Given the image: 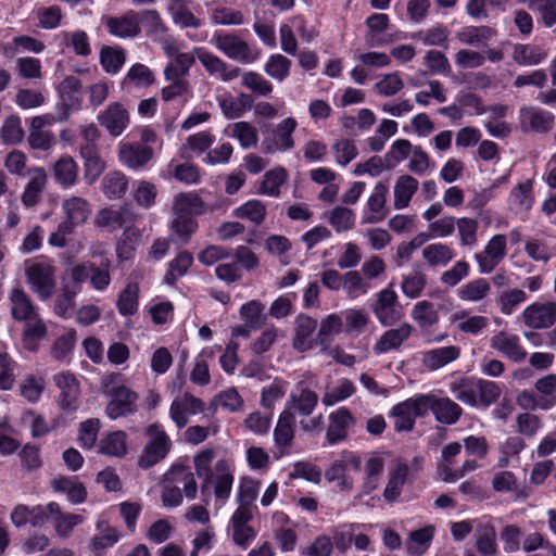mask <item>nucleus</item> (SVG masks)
Masks as SVG:
<instances>
[{
  "mask_svg": "<svg viewBox=\"0 0 556 556\" xmlns=\"http://www.w3.org/2000/svg\"><path fill=\"white\" fill-rule=\"evenodd\" d=\"M227 59L240 64H252L258 60L261 52L233 31H215L210 40Z\"/></svg>",
  "mask_w": 556,
  "mask_h": 556,
  "instance_id": "obj_1",
  "label": "nucleus"
},
{
  "mask_svg": "<svg viewBox=\"0 0 556 556\" xmlns=\"http://www.w3.org/2000/svg\"><path fill=\"white\" fill-rule=\"evenodd\" d=\"M118 375L105 377L104 393L110 396L105 413L110 419H117L136 412L138 395L124 384H115Z\"/></svg>",
  "mask_w": 556,
  "mask_h": 556,
  "instance_id": "obj_2",
  "label": "nucleus"
},
{
  "mask_svg": "<svg viewBox=\"0 0 556 556\" xmlns=\"http://www.w3.org/2000/svg\"><path fill=\"white\" fill-rule=\"evenodd\" d=\"M146 434L149 441L143 447L138 459V465L143 469H149L167 456L172 450L173 443L160 424L148 426Z\"/></svg>",
  "mask_w": 556,
  "mask_h": 556,
  "instance_id": "obj_3",
  "label": "nucleus"
},
{
  "mask_svg": "<svg viewBox=\"0 0 556 556\" xmlns=\"http://www.w3.org/2000/svg\"><path fill=\"white\" fill-rule=\"evenodd\" d=\"M25 275L30 289L41 300H48L56 287L55 267L47 261L34 262L26 266Z\"/></svg>",
  "mask_w": 556,
  "mask_h": 556,
  "instance_id": "obj_4",
  "label": "nucleus"
},
{
  "mask_svg": "<svg viewBox=\"0 0 556 556\" xmlns=\"http://www.w3.org/2000/svg\"><path fill=\"white\" fill-rule=\"evenodd\" d=\"M233 479V470L229 462L219 459L214 465L213 473L202 480L201 492L205 495L212 488L216 500L224 503L230 497Z\"/></svg>",
  "mask_w": 556,
  "mask_h": 556,
  "instance_id": "obj_5",
  "label": "nucleus"
},
{
  "mask_svg": "<svg viewBox=\"0 0 556 556\" xmlns=\"http://www.w3.org/2000/svg\"><path fill=\"white\" fill-rule=\"evenodd\" d=\"M371 309L377 320L382 326H392L404 317V309L399 301L396 292L386 288L376 294Z\"/></svg>",
  "mask_w": 556,
  "mask_h": 556,
  "instance_id": "obj_6",
  "label": "nucleus"
},
{
  "mask_svg": "<svg viewBox=\"0 0 556 556\" xmlns=\"http://www.w3.org/2000/svg\"><path fill=\"white\" fill-rule=\"evenodd\" d=\"M194 52L197 60L211 77L217 78L223 83H229L241 74V70L238 66L227 63L220 56L203 47H195Z\"/></svg>",
  "mask_w": 556,
  "mask_h": 556,
  "instance_id": "obj_7",
  "label": "nucleus"
},
{
  "mask_svg": "<svg viewBox=\"0 0 556 556\" xmlns=\"http://www.w3.org/2000/svg\"><path fill=\"white\" fill-rule=\"evenodd\" d=\"M298 123L293 117H287L276 125L271 134L265 136L262 148L265 153L274 154L292 150L295 146L293 132Z\"/></svg>",
  "mask_w": 556,
  "mask_h": 556,
  "instance_id": "obj_8",
  "label": "nucleus"
},
{
  "mask_svg": "<svg viewBox=\"0 0 556 556\" xmlns=\"http://www.w3.org/2000/svg\"><path fill=\"white\" fill-rule=\"evenodd\" d=\"M313 376L307 375L300 380L291 392L285 409L301 416H309L318 404V394L311 389Z\"/></svg>",
  "mask_w": 556,
  "mask_h": 556,
  "instance_id": "obj_9",
  "label": "nucleus"
},
{
  "mask_svg": "<svg viewBox=\"0 0 556 556\" xmlns=\"http://www.w3.org/2000/svg\"><path fill=\"white\" fill-rule=\"evenodd\" d=\"M424 407L422 394L396 404L391 410V417L394 419V430L396 432L412 431L415 426V419L425 417Z\"/></svg>",
  "mask_w": 556,
  "mask_h": 556,
  "instance_id": "obj_10",
  "label": "nucleus"
},
{
  "mask_svg": "<svg viewBox=\"0 0 556 556\" xmlns=\"http://www.w3.org/2000/svg\"><path fill=\"white\" fill-rule=\"evenodd\" d=\"M425 416L429 410L433 414L435 420L443 425L456 424L462 414L463 408L450 397H438L434 394H422Z\"/></svg>",
  "mask_w": 556,
  "mask_h": 556,
  "instance_id": "obj_11",
  "label": "nucleus"
},
{
  "mask_svg": "<svg viewBox=\"0 0 556 556\" xmlns=\"http://www.w3.org/2000/svg\"><path fill=\"white\" fill-rule=\"evenodd\" d=\"M62 212L65 216L61 223V229L64 232H73L76 226L84 225L90 214L91 204L83 197L71 195L62 201Z\"/></svg>",
  "mask_w": 556,
  "mask_h": 556,
  "instance_id": "obj_12",
  "label": "nucleus"
},
{
  "mask_svg": "<svg viewBox=\"0 0 556 556\" xmlns=\"http://www.w3.org/2000/svg\"><path fill=\"white\" fill-rule=\"evenodd\" d=\"M507 254V240L504 235L493 236L483 251L475 255L481 274L492 273Z\"/></svg>",
  "mask_w": 556,
  "mask_h": 556,
  "instance_id": "obj_13",
  "label": "nucleus"
},
{
  "mask_svg": "<svg viewBox=\"0 0 556 556\" xmlns=\"http://www.w3.org/2000/svg\"><path fill=\"white\" fill-rule=\"evenodd\" d=\"M102 22L112 36L121 39L136 38L141 33L139 14L134 10H128L118 16H103Z\"/></svg>",
  "mask_w": 556,
  "mask_h": 556,
  "instance_id": "obj_14",
  "label": "nucleus"
},
{
  "mask_svg": "<svg viewBox=\"0 0 556 556\" xmlns=\"http://www.w3.org/2000/svg\"><path fill=\"white\" fill-rule=\"evenodd\" d=\"M98 123L113 136H121L130 123V115L125 105L121 102H111L97 116Z\"/></svg>",
  "mask_w": 556,
  "mask_h": 556,
  "instance_id": "obj_15",
  "label": "nucleus"
},
{
  "mask_svg": "<svg viewBox=\"0 0 556 556\" xmlns=\"http://www.w3.org/2000/svg\"><path fill=\"white\" fill-rule=\"evenodd\" d=\"M555 116L536 106H522L519 110V124L525 132L546 134L554 126Z\"/></svg>",
  "mask_w": 556,
  "mask_h": 556,
  "instance_id": "obj_16",
  "label": "nucleus"
},
{
  "mask_svg": "<svg viewBox=\"0 0 556 556\" xmlns=\"http://www.w3.org/2000/svg\"><path fill=\"white\" fill-rule=\"evenodd\" d=\"M316 329V319L305 314L298 315L294 319L292 348L300 353L311 351L317 344V338H314Z\"/></svg>",
  "mask_w": 556,
  "mask_h": 556,
  "instance_id": "obj_17",
  "label": "nucleus"
},
{
  "mask_svg": "<svg viewBox=\"0 0 556 556\" xmlns=\"http://www.w3.org/2000/svg\"><path fill=\"white\" fill-rule=\"evenodd\" d=\"M328 420L326 440L330 445L344 441L348 438L349 429L356 424V419L346 407L331 412Z\"/></svg>",
  "mask_w": 556,
  "mask_h": 556,
  "instance_id": "obj_18",
  "label": "nucleus"
},
{
  "mask_svg": "<svg viewBox=\"0 0 556 556\" xmlns=\"http://www.w3.org/2000/svg\"><path fill=\"white\" fill-rule=\"evenodd\" d=\"M53 381L60 390L58 401L60 407L66 412L76 410L80 394L79 382L76 377L68 371H63L54 375Z\"/></svg>",
  "mask_w": 556,
  "mask_h": 556,
  "instance_id": "obj_19",
  "label": "nucleus"
},
{
  "mask_svg": "<svg viewBox=\"0 0 556 556\" xmlns=\"http://www.w3.org/2000/svg\"><path fill=\"white\" fill-rule=\"evenodd\" d=\"M525 325L532 329H546L556 321V301L533 303L522 313Z\"/></svg>",
  "mask_w": 556,
  "mask_h": 556,
  "instance_id": "obj_20",
  "label": "nucleus"
},
{
  "mask_svg": "<svg viewBox=\"0 0 556 556\" xmlns=\"http://www.w3.org/2000/svg\"><path fill=\"white\" fill-rule=\"evenodd\" d=\"M204 410L202 400L187 392L182 396L176 397L169 408L170 419L178 429H182L188 424V415H195Z\"/></svg>",
  "mask_w": 556,
  "mask_h": 556,
  "instance_id": "obj_21",
  "label": "nucleus"
},
{
  "mask_svg": "<svg viewBox=\"0 0 556 556\" xmlns=\"http://www.w3.org/2000/svg\"><path fill=\"white\" fill-rule=\"evenodd\" d=\"M490 346L515 363H520L527 357L519 337L504 330L498 331L490 339Z\"/></svg>",
  "mask_w": 556,
  "mask_h": 556,
  "instance_id": "obj_22",
  "label": "nucleus"
},
{
  "mask_svg": "<svg viewBox=\"0 0 556 556\" xmlns=\"http://www.w3.org/2000/svg\"><path fill=\"white\" fill-rule=\"evenodd\" d=\"M414 328L408 323H402L395 328L384 331L375 343L372 351L380 355L399 350L413 334Z\"/></svg>",
  "mask_w": 556,
  "mask_h": 556,
  "instance_id": "obj_23",
  "label": "nucleus"
},
{
  "mask_svg": "<svg viewBox=\"0 0 556 556\" xmlns=\"http://www.w3.org/2000/svg\"><path fill=\"white\" fill-rule=\"evenodd\" d=\"M153 149L141 143H121L118 151L119 161L130 169H139L146 166L153 157Z\"/></svg>",
  "mask_w": 556,
  "mask_h": 556,
  "instance_id": "obj_24",
  "label": "nucleus"
},
{
  "mask_svg": "<svg viewBox=\"0 0 556 556\" xmlns=\"http://www.w3.org/2000/svg\"><path fill=\"white\" fill-rule=\"evenodd\" d=\"M12 318L17 321L30 320L37 317V307L30 296L21 287H14L8 295Z\"/></svg>",
  "mask_w": 556,
  "mask_h": 556,
  "instance_id": "obj_25",
  "label": "nucleus"
},
{
  "mask_svg": "<svg viewBox=\"0 0 556 556\" xmlns=\"http://www.w3.org/2000/svg\"><path fill=\"white\" fill-rule=\"evenodd\" d=\"M29 174L30 179L22 194V202L26 207H33L39 203L48 182L47 173L42 167H34L29 169Z\"/></svg>",
  "mask_w": 556,
  "mask_h": 556,
  "instance_id": "obj_26",
  "label": "nucleus"
},
{
  "mask_svg": "<svg viewBox=\"0 0 556 556\" xmlns=\"http://www.w3.org/2000/svg\"><path fill=\"white\" fill-rule=\"evenodd\" d=\"M389 21V16L383 13H375L367 17L368 34L366 35V43L368 47H382L395 40L393 36H380L388 28Z\"/></svg>",
  "mask_w": 556,
  "mask_h": 556,
  "instance_id": "obj_27",
  "label": "nucleus"
},
{
  "mask_svg": "<svg viewBox=\"0 0 556 556\" xmlns=\"http://www.w3.org/2000/svg\"><path fill=\"white\" fill-rule=\"evenodd\" d=\"M165 482L181 485L185 496L194 500L198 494V485L191 470L182 465H174L165 473Z\"/></svg>",
  "mask_w": 556,
  "mask_h": 556,
  "instance_id": "obj_28",
  "label": "nucleus"
},
{
  "mask_svg": "<svg viewBox=\"0 0 556 556\" xmlns=\"http://www.w3.org/2000/svg\"><path fill=\"white\" fill-rule=\"evenodd\" d=\"M388 192L389 188L384 182H378L375 186L374 192L367 200V210L369 215L365 218L366 223H379L387 217L389 213V210L386 206Z\"/></svg>",
  "mask_w": 556,
  "mask_h": 556,
  "instance_id": "obj_29",
  "label": "nucleus"
},
{
  "mask_svg": "<svg viewBox=\"0 0 556 556\" xmlns=\"http://www.w3.org/2000/svg\"><path fill=\"white\" fill-rule=\"evenodd\" d=\"M190 0H166V8L175 24L182 28H200L202 21L190 10Z\"/></svg>",
  "mask_w": 556,
  "mask_h": 556,
  "instance_id": "obj_30",
  "label": "nucleus"
},
{
  "mask_svg": "<svg viewBox=\"0 0 556 556\" xmlns=\"http://www.w3.org/2000/svg\"><path fill=\"white\" fill-rule=\"evenodd\" d=\"M419 187L418 180L408 175L400 176L393 187V206L395 210L406 208Z\"/></svg>",
  "mask_w": 556,
  "mask_h": 556,
  "instance_id": "obj_31",
  "label": "nucleus"
},
{
  "mask_svg": "<svg viewBox=\"0 0 556 556\" xmlns=\"http://www.w3.org/2000/svg\"><path fill=\"white\" fill-rule=\"evenodd\" d=\"M460 355V349L456 345L433 349L422 354L421 363L429 370H438L456 361Z\"/></svg>",
  "mask_w": 556,
  "mask_h": 556,
  "instance_id": "obj_32",
  "label": "nucleus"
},
{
  "mask_svg": "<svg viewBox=\"0 0 556 556\" xmlns=\"http://www.w3.org/2000/svg\"><path fill=\"white\" fill-rule=\"evenodd\" d=\"M295 432V416L290 409H283L274 429V440L279 448H287L291 445Z\"/></svg>",
  "mask_w": 556,
  "mask_h": 556,
  "instance_id": "obj_33",
  "label": "nucleus"
},
{
  "mask_svg": "<svg viewBox=\"0 0 556 556\" xmlns=\"http://www.w3.org/2000/svg\"><path fill=\"white\" fill-rule=\"evenodd\" d=\"M408 465L399 462L394 469L390 471L388 483L383 491V497L387 502H395L402 493V488L410 477Z\"/></svg>",
  "mask_w": 556,
  "mask_h": 556,
  "instance_id": "obj_34",
  "label": "nucleus"
},
{
  "mask_svg": "<svg viewBox=\"0 0 556 556\" xmlns=\"http://www.w3.org/2000/svg\"><path fill=\"white\" fill-rule=\"evenodd\" d=\"M547 56L546 51L536 45L517 43L514 46L513 60L522 66H533L543 62Z\"/></svg>",
  "mask_w": 556,
  "mask_h": 556,
  "instance_id": "obj_35",
  "label": "nucleus"
},
{
  "mask_svg": "<svg viewBox=\"0 0 556 556\" xmlns=\"http://www.w3.org/2000/svg\"><path fill=\"white\" fill-rule=\"evenodd\" d=\"M215 138L210 131H200L187 138L186 142L179 149V155L184 160H190L194 155H200L206 151L214 142Z\"/></svg>",
  "mask_w": 556,
  "mask_h": 556,
  "instance_id": "obj_36",
  "label": "nucleus"
},
{
  "mask_svg": "<svg viewBox=\"0 0 556 556\" xmlns=\"http://www.w3.org/2000/svg\"><path fill=\"white\" fill-rule=\"evenodd\" d=\"M54 178L64 188L76 184L78 177V165L72 156L60 157L53 166Z\"/></svg>",
  "mask_w": 556,
  "mask_h": 556,
  "instance_id": "obj_37",
  "label": "nucleus"
},
{
  "mask_svg": "<svg viewBox=\"0 0 556 556\" xmlns=\"http://www.w3.org/2000/svg\"><path fill=\"white\" fill-rule=\"evenodd\" d=\"M128 215L129 211L126 207H119L118 210L102 208L97 213L93 224L98 228H106L113 231L125 225L128 220Z\"/></svg>",
  "mask_w": 556,
  "mask_h": 556,
  "instance_id": "obj_38",
  "label": "nucleus"
},
{
  "mask_svg": "<svg viewBox=\"0 0 556 556\" xmlns=\"http://www.w3.org/2000/svg\"><path fill=\"white\" fill-rule=\"evenodd\" d=\"M422 258L431 267H444L455 256L454 251L447 244L437 242L430 243L422 249Z\"/></svg>",
  "mask_w": 556,
  "mask_h": 556,
  "instance_id": "obj_39",
  "label": "nucleus"
},
{
  "mask_svg": "<svg viewBox=\"0 0 556 556\" xmlns=\"http://www.w3.org/2000/svg\"><path fill=\"white\" fill-rule=\"evenodd\" d=\"M205 211L203 200L194 192L178 193L173 203L174 214L199 215Z\"/></svg>",
  "mask_w": 556,
  "mask_h": 556,
  "instance_id": "obj_40",
  "label": "nucleus"
},
{
  "mask_svg": "<svg viewBox=\"0 0 556 556\" xmlns=\"http://www.w3.org/2000/svg\"><path fill=\"white\" fill-rule=\"evenodd\" d=\"M476 548L483 556H494L497 553L496 531L492 525L480 523L475 532Z\"/></svg>",
  "mask_w": 556,
  "mask_h": 556,
  "instance_id": "obj_41",
  "label": "nucleus"
},
{
  "mask_svg": "<svg viewBox=\"0 0 556 556\" xmlns=\"http://www.w3.org/2000/svg\"><path fill=\"white\" fill-rule=\"evenodd\" d=\"M355 391V384L351 380L342 378L333 387L326 388L321 402L325 406H333L352 396Z\"/></svg>",
  "mask_w": 556,
  "mask_h": 556,
  "instance_id": "obj_42",
  "label": "nucleus"
},
{
  "mask_svg": "<svg viewBox=\"0 0 556 556\" xmlns=\"http://www.w3.org/2000/svg\"><path fill=\"white\" fill-rule=\"evenodd\" d=\"M433 534L434 527L432 526L412 531L405 542L407 553L414 556L422 555L429 548Z\"/></svg>",
  "mask_w": 556,
  "mask_h": 556,
  "instance_id": "obj_43",
  "label": "nucleus"
},
{
  "mask_svg": "<svg viewBox=\"0 0 556 556\" xmlns=\"http://www.w3.org/2000/svg\"><path fill=\"white\" fill-rule=\"evenodd\" d=\"M536 395L541 401V409L548 410L556 405V375L549 374L534 383Z\"/></svg>",
  "mask_w": 556,
  "mask_h": 556,
  "instance_id": "obj_44",
  "label": "nucleus"
},
{
  "mask_svg": "<svg viewBox=\"0 0 556 556\" xmlns=\"http://www.w3.org/2000/svg\"><path fill=\"white\" fill-rule=\"evenodd\" d=\"M212 24L222 26H240L244 23V15L241 11L213 3L210 11Z\"/></svg>",
  "mask_w": 556,
  "mask_h": 556,
  "instance_id": "obj_45",
  "label": "nucleus"
},
{
  "mask_svg": "<svg viewBox=\"0 0 556 556\" xmlns=\"http://www.w3.org/2000/svg\"><path fill=\"white\" fill-rule=\"evenodd\" d=\"M496 36V30L490 26H467L456 35L457 39L468 46H479Z\"/></svg>",
  "mask_w": 556,
  "mask_h": 556,
  "instance_id": "obj_46",
  "label": "nucleus"
},
{
  "mask_svg": "<svg viewBox=\"0 0 556 556\" xmlns=\"http://www.w3.org/2000/svg\"><path fill=\"white\" fill-rule=\"evenodd\" d=\"M80 156L84 160L85 178L93 182L103 173L105 163L99 156L97 148L80 147Z\"/></svg>",
  "mask_w": 556,
  "mask_h": 556,
  "instance_id": "obj_47",
  "label": "nucleus"
},
{
  "mask_svg": "<svg viewBox=\"0 0 556 556\" xmlns=\"http://www.w3.org/2000/svg\"><path fill=\"white\" fill-rule=\"evenodd\" d=\"M218 104L227 118L235 119L241 117L251 106V98L245 93H240L238 98L227 94L218 101Z\"/></svg>",
  "mask_w": 556,
  "mask_h": 556,
  "instance_id": "obj_48",
  "label": "nucleus"
},
{
  "mask_svg": "<svg viewBox=\"0 0 556 556\" xmlns=\"http://www.w3.org/2000/svg\"><path fill=\"white\" fill-rule=\"evenodd\" d=\"M288 172L281 166H277L265 173L260 185L258 192L269 197H278L280 187L287 181Z\"/></svg>",
  "mask_w": 556,
  "mask_h": 556,
  "instance_id": "obj_49",
  "label": "nucleus"
},
{
  "mask_svg": "<svg viewBox=\"0 0 556 556\" xmlns=\"http://www.w3.org/2000/svg\"><path fill=\"white\" fill-rule=\"evenodd\" d=\"M164 78L167 83L161 90V97L164 101H173L190 93V83L186 77L164 74Z\"/></svg>",
  "mask_w": 556,
  "mask_h": 556,
  "instance_id": "obj_50",
  "label": "nucleus"
},
{
  "mask_svg": "<svg viewBox=\"0 0 556 556\" xmlns=\"http://www.w3.org/2000/svg\"><path fill=\"white\" fill-rule=\"evenodd\" d=\"M102 454L123 457L127 453V435L124 431H114L106 434L100 442Z\"/></svg>",
  "mask_w": 556,
  "mask_h": 556,
  "instance_id": "obj_51",
  "label": "nucleus"
},
{
  "mask_svg": "<svg viewBox=\"0 0 556 556\" xmlns=\"http://www.w3.org/2000/svg\"><path fill=\"white\" fill-rule=\"evenodd\" d=\"M55 534L59 538L66 539L71 536L75 527L84 522V518L80 515L72 513H63L59 506V513H56L52 521Z\"/></svg>",
  "mask_w": 556,
  "mask_h": 556,
  "instance_id": "obj_52",
  "label": "nucleus"
},
{
  "mask_svg": "<svg viewBox=\"0 0 556 556\" xmlns=\"http://www.w3.org/2000/svg\"><path fill=\"white\" fill-rule=\"evenodd\" d=\"M25 321L23 345L26 350L35 351L38 346V342L47 336V326L37 317Z\"/></svg>",
  "mask_w": 556,
  "mask_h": 556,
  "instance_id": "obj_53",
  "label": "nucleus"
},
{
  "mask_svg": "<svg viewBox=\"0 0 556 556\" xmlns=\"http://www.w3.org/2000/svg\"><path fill=\"white\" fill-rule=\"evenodd\" d=\"M490 291V283L483 278H478L462 286L457 290V295L463 301L478 302L483 300Z\"/></svg>",
  "mask_w": 556,
  "mask_h": 556,
  "instance_id": "obj_54",
  "label": "nucleus"
},
{
  "mask_svg": "<svg viewBox=\"0 0 556 556\" xmlns=\"http://www.w3.org/2000/svg\"><path fill=\"white\" fill-rule=\"evenodd\" d=\"M128 186V179L125 174L121 172H112L104 176L102 180L103 193L109 199H119L126 191Z\"/></svg>",
  "mask_w": 556,
  "mask_h": 556,
  "instance_id": "obj_55",
  "label": "nucleus"
},
{
  "mask_svg": "<svg viewBox=\"0 0 556 556\" xmlns=\"http://www.w3.org/2000/svg\"><path fill=\"white\" fill-rule=\"evenodd\" d=\"M80 292L78 286H64L61 294L54 303V313L63 318H70L73 315L75 306V296Z\"/></svg>",
  "mask_w": 556,
  "mask_h": 556,
  "instance_id": "obj_56",
  "label": "nucleus"
},
{
  "mask_svg": "<svg viewBox=\"0 0 556 556\" xmlns=\"http://www.w3.org/2000/svg\"><path fill=\"white\" fill-rule=\"evenodd\" d=\"M265 306L257 300L243 304L240 308V316L248 327L258 329L266 323L264 314Z\"/></svg>",
  "mask_w": 556,
  "mask_h": 556,
  "instance_id": "obj_57",
  "label": "nucleus"
},
{
  "mask_svg": "<svg viewBox=\"0 0 556 556\" xmlns=\"http://www.w3.org/2000/svg\"><path fill=\"white\" fill-rule=\"evenodd\" d=\"M193 257L187 252H180L168 265V270L165 274L164 280L167 285L174 286L178 278L185 276L192 265Z\"/></svg>",
  "mask_w": 556,
  "mask_h": 556,
  "instance_id": "obj_58",
  "label": "nucleus"
},
{
  "mask_svg": "<svg viewBox=\"0 0 556 556\" xmlns=\"http://www.w3.org/2000/svg\"><path fill=\"white\" fill-rule=\"evenodd\" d=\"M510 205L519 211H529L533 204L532 182L527 180L516 186L509 195Z\"/></svg>",
  "mask_w": 556,
  "mask_h": 556,
  "instance_id": "obj_59",
  "label": "nucleus"
},
{
  "mask_svg": "<svg viewBox=\"0 0 556 556\" xmlns=\"http://www.w3.org/2000/svg\"><path fill=\"white\" fill-rule=\"evenodd\" d=\"M328 222L337 232H344L354 227L355 214L351 208L338 205L329 212Z\"/></svg>",
  "mask_w": 556,
  "mask_h": 556,
  "instance_id": "obj_60",
  "label": "nucleus"
},
{
  "mask_svg": "<svg viewBox=\"0 0 556 556\" xmlns=\"http://www.w3.org/2000/svg\"><path fill=\"white\" fill-rule=\"evenodd\" d=\"M456 228L462 247H473L478 243L479 223L475 218H457Z\"/></svg>",
  "mask_w": 556,
  "mask_h": 556,
  "instance_id": "obj_61",
  "label": "nucleus"
},
{
  "mask_svg": "<svg viewBox=\"0 0 556 556\" xmlns=\"http://www.w3.org/2000/svg\"><path fill=\"white\" fill-rule=\"evenodd\" d=\"M404 88V81L399 72L383 74L374 85V90L381 97H393Z\"/></svg>",
  "mask_w": 556,
  "mask_h": 556,
  "instance_id": "obj_62",
  "label": "nucleus"
},
{
  "mask_svg": "<svg viewBox=\"0 0 556 556\" xmlns=\"http://www.w3.org/2000/svg\"><path fill=\"white\" fill-rule=\"evenodd\" d=\"M343 290L350 299L366 294L370 288L359 271L351 270L343 275Z\"/></svg>",
  "mask_w": 556,
  "mask_h": 556,
  "instance_id": "obj_63",
  "label": "nucleus"
},
{
  "mask_svg": "<svg viewBox=\"0 0 556 556\" xmlns=\"http://www.w3.org/2000/svg\"><path fill=\"white\" fill-rule=\"evenodd\" d=\"M451 390L458 401L470 406L478 404L477 379H460Z\"/></svg>",
  "mask_w": 556,
  "mask_h": 556,
  "instance_id": "obj_64",
  "label": "nucleus"
}]
</instances>
